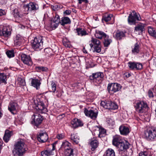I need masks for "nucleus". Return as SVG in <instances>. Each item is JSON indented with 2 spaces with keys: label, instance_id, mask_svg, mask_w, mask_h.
I'll return each mask as SVG.
<instances>
[{
  "label": "nucleus",
  "instance_id": "nucleus-49",
  "mask_svg": "<svg viewBox=\"0 0 156 156\" xmlns=\"http://www.w3.org/2000/svg\"><path fill=\"white\" fill-rule=\"evenodd\" d=\"M110 106L109 109H115L118 108L117 104L115 102L112 101H111Z\"/></svg>",
  "mask_w": 156,
  "mask_h": 156
},
{
  "label": "nucleus",
  "instance_id": "nucleus-38",
  "mask_svg": "<svg viewBox=\"0 0 156 156\" xmlns=\"http://www.w3.org/2000/svg\"><path fill=\"white\" fill-rule=\"evenodd\" d=\"M111 101H103L101 103V105L105 108L109 109Z\"/></svg>",
  "mask_w": 156,
  "mask_h": 156
},
{
  "label": "nucleus",
  "instance_id": "nucleus-12",
  "mask_svg": "<svg viewBox=\"0 0 156 156\" xmlns=\"http://www.w3.org/2000/svg\"><path fill=\"white\" fill-rule=\"evenodd\" d=\"M35 105L36 106V109L38 110L39 112L45 113L47 112V109L45 108L44 104L42 102L37 103V101L34 100Z\"/></svg>",
  "mask_w": 156,
  "mask_h": 156
},
{
  "label": "nucleus",
  "instance_id": "nucleus-18",
  "mask_svg": "<svg viewBox=\"0 0 156 156\" xmlns=\"http://www.w3.org/2000/svg\"><path fill=\"white\" fill-rule=\"evenodd\" d=\"M129 144L128 142H125L122 141L119 143L116 147L119 151H123L126 153L127 152L126 150L129 147Z\"/></svg>",
  "mask_w": 156,
  "mask_h": 156
},
{
  "label": "nucleus",
  "instance_id": "nucleus-22",
  "mask_svg": "<svg viewBox=\"0 0 156 156\" xmlns=\"http://www.w3.org/2000/svg\"><path fill=\"white\" fill-rule=\"evenodd\" d=\"M18 108V105L16 103L10 102L8 106L9 110L12 114H14V112L16 111Z\"/></svg>",
  "mask_w": 156,
  "mask_h": 156
},
{
  "label": "nucleus",
  "instance_id": "nucleus-34",
  "mask_svg": "<svg viewBox=\"0 0 156 156\" xmlns=\"http://www.w3.org/2000/svg\"><path fill=\"white\" fill-rule=\"evenodd\" d=\"M71 139L72 142L76 144H77L79 142L80 139L77 135L76 134H72Z\"/></svg>",
  "mask_w": 156,
  "mask_h": 156
},
{
  "label": "nucleus",
  "instance_id": "nucleus-15",
  "mask_svg": "<svg viewBox=\"0 0 156 156\" xmlns=\"http://www.w3.org/2000/svg\"><path fill=\"white\" fill-rule=\"evenodd\" d=\"M35 105L36 106V109L38 110L39 112L45 113L47 112V109L45 108L44 104L42 102L37 103V101L34 100Z\"/></svg>",
  "mask_w": 156,
  "mask_h": 156
},
{
  "label": "nucleus",
  "instance_id": "nucleus-33",
  "mask_svg": "<svg viewBox=\"0 0 156 156\" xmlns=\"http://www.w3.org/2000/svg\"><path fill=\"white\" fill-rule=\"evenodd\" d=\"M92 151H94L98 146L99 143L97 140H94L91 141L90 143Z\"/></svg>",
  "mask_w": 156,
  "mask_h": 156
},
{
  "label": "nucleus",
  "instance_id": "nucleus-37",
  "mask_svg": "<svg viewBox=\"0 0 156 156\" xmlns=\"http://www.w3.org/2000/svg\"><path fill=\"white\" fill-rule=\"evenodd\" d=\"M71 144L69 143L67 141L63 142L61 146V147L62 148H64L65 151H66V148L69 149V148H70Z\"/></svg>",
  "mask_w": 156,
  "mask_h": 156
},
{
  "label": "nucleus",
  "instance_id": "nucleus-9",
  "mask_svg": "<svg viewBox=\"0 0 156 156\" xmlns=\"http://www.w3.org/2000/svg\"><path fill=\"white\" fill-rule=\"evenodd\" d=\"M107 89L110 93L112 94L119 91L121 89V86L118 83H111L108 84Z\"/></svg>",
  "mask_w": 156,
  "mask_h": 156
},
{
  "label": "nucleus",
  "instance_id": "nucleus-30",
  "mask_svg": "<svg viewBox=\"0 0 156 156\" xmlns=\"http://www.w3.org/2000/svg\"><path fill=\"white\" fill-rule=\"evenodd\" d=\"M104 156H115V153L112 149L108 148L105 152Z\"/></svg>",
  "mask_w": 156,
  "mask_h": 156
},
{
  "label": "nucleus",
  "instance_id": "nucleus-26",
  "mask_svg": "<svg viewBox=\"0 0 156 156\" xmlns=\"http://www.w3.org/2000/svg\"><path fill=\"white\" fill-rule=\"evenodd\" d=\"M41 84V83L39 80L36 79H31V85L35 88L37 90L40 89Z\"/></svg>",
  "mask_w": 156,
  "mask_h": 156
},
{
  "label": "nucleus",
  "instance_id": "nucleus-61",
  "mask_svg": "<svg viewBox=\"0 0 156 156\" xmlns=\"http://www.w3.org/2000/svg\"><path fill=\"white\" fill-rule=\"evenodd\" d=\"M6 14V12L5 10L2 9H0V16H1Z\"/></svg>",
  "mask_w": 156,
  "mask_h": 156
},
{
  "label": "nucleus",
  "instance_id": "nucleus-64",
  "mask_svg": "<svg viewBox=\"0 0 156 156\" xmlns=\"http://www.w3.org/2000/svg\"><path fill=\"white\" fill-rule=\"evenodd\" d=\"M124 75L126 78H129L131 76V74L129 73H126L124 74Z\"/></svg>",
  "mask_w": 156,
  "mask_h": 156
},
{
  "label": "nucleus",
  "instance_id": "nucleus-60",
  "mask_svg": "<svg viewBox=\"0 0 156 156\" xmlns=\"http://www.w3.org/2000/svg\"><path fill=\"white\" fill-rule=\"evenodd\" d=\"M63 44L66 47L70 48L72 47L69 42H63Z\"/></svg>",
  "mask_w": 156,
  "mask_h": 156
},
{
  "label": "nucleus",
  "instance_id": "nucleus-45",
  "mask_svg": "<svg viewBox=\"0 0 156 156\" xmlns=\"http://www.w3.org/2000/svg\"><path fill=\"white\" fill-rule=\"evenodd\" d=\"M135 71L139 70L143 68V65L140 62H135Z\"/></svg>",
  "mask_w": 156,
  "mask_h": 156
},
{
  "label": "nucleus",
  "instance_id": "nucleus-57",
  "mask_svg": "<svg viewBox=\"0 0 156 156\" xmlns=\"http://www.w3.org/2000/svg\"><path fill=\"white\" fill-rule=\"evenodd\" d=\"M18 81H19V83L21 85L24 86L25 85V82L24 80L21 78H18Z\"/></svg>",
  "mask_w": 156,
  "mask_h": 156
},
{
  "label": "nucleus",
  "instance_id": "nucleus-53",
  "mask_svg": "<svg viewBox=\"0 0 156 156\" xmlns=\"http://www.w3.org/2000/svg\"><path fill=\"white\" fill-rule=\"evenodd\" d=\"M91 60V59H85L86 64L90 67H92L94 66V64Z\"/></svg>",
  "mask_w": 156,
  "mask_h": 156
},
{
  "label": "nucleus",
  "instance_id": "nucleus-17",
  "mask_svg": "<svg viewBox=\"0 0 156 156\" xmlns=\"http://www.w3.org/2000/svg\"><path fill=\"white\" fill-rule=\"evenodd\" d=\"M84 113L86 116L90 117L93 119H96L98 114L97 111L94 112L92 110H88L87 108L85 109Z\"/></svg>",
  "mask_w": 156,
  "mask_h": 156
},
{
  "label": "nucleus",
  "instance_id": "nucleus-56",
  "mask_svg": "<svg viewBox=\"0 0 156 156\" xmlns=\"http://www.w3.org/2000/svg\"><path fill=\"white\" fill-rule=\"evenodd\" d=\"M65 135L64 133H59L57 134L56 137L59 140H62L64 138Z\"/></svg>",
  "mask_w": 156,
  "mask_h": 156
},
{
  "label": "nucleus",
  "instance_id": "nucleus-35",
  "mask_svg": "<svg viewBox=\"0 0 156 156\" xmlns=\"http://www.w3.org/2000/svg\"><path fill=\"white\" fill-rule=\"evenodd\" d=\"M107 35L102 31L98 30L96 31V33L95 34L96 37L99 39H102L104 38Z\"/></svg>",
  "mask_w": 156,
  "mask_h": 156
},
{
  "label": "nucleus",
  "instance_id": "nucleus-28",
  "mask_svg": "<svg viewBox=\"0 0 156 156\" xmlns=\"http://www.w3.org/2000/svg\"><path fill=\"white\" fill-rule=\"evenodd\" d=\"M44 55L46 57L51 58L54 55L53 51L49 48H47L44 50Z\"/></svg>",
  "mask_w": 156,
  "mask_h": 156
},
{
  "label": "nucleus",
  "instance_id": "nucleus-39",
  "mask_svg": "<svg viewBox=\"0 0 156 156\" xmlns=\"http://www.w3.org/2000/svg\"><path fill=\"white\" fill-rule=\"evenodd\" d=\"M70 23V20L69 19L68 17H62L60 22L61 24L62 25H64Z\"/></svg>",
  "mask_w": 156,
  "mask_h": 156
},
{
  "label": "nucleus",
  "instance_id": "nucleus-11",
  "mask_svg": "<svg viewBox=\"0 0 156 156\" xmlns=\"http://www.w3.org/2000/svg\"><path fill=\"white\" fill-rule=\"evenodd\" d=\"M60 19L59 16L57 14H55V16L51 22L49 26L52 29H55L60 23Z\"/></svg>",
  "mask_w": 156,
  "mask_h": 156
},
{
  "label": "nucleus",
  "instance_id": "nucleus-27",
  "mask_svg": "<svg viewBox=\"0 0 156 156\" xmlns=\"http://www.w3.org/2000/svg\"><path fill=\"white\" fill-rule=\"evenodd\" d=\"M122 141V138L120 136L116 135L113 136L112 143L114 146H117Z\"/></svg>",
  "mask_w": 156,
  "mask_h": 156
},
{
  "label": "nucleus",
  "instance_id": "nucleus-6",
  "mask_svg": "<svg viewBox=\"0 0 156 156\" xmlns=\"http://www.w3.org/2000/svg\"><path fill=\"white\" fill-rule=\"evenodd\" d=\"M135 108L137 112L143 113L147 110L148 107L146 103L141 101L136 103Z\"/></svg>",
  "mask_w": 156,
  "mask_h": 156
},
{
  "label": "nucleus",
  "instance_id": "nucleus-48",
  "mask_svg": "<svg viewBox=\"0 0 156 156\" xmlns=\"http://www.w3.org/2000/svg\"><path fill=\"white\" fill-rule=\"evenodd\" d=\"M21 61L25 64L28 66H30L32 64L31 59H21Z\"/></svg>",
  "mask_w": 156,
  "mask_h": 156
},
{
  "label": "nucleus",
  "instance_id": "nucleus-47",
  "mask_svg": "<svg viewBox=\"0 0 156 156\" xmlns=\"http://www.w3.org/2000/svg\"><path fill=\"white\" fill-rule=\"evenodd\" d=\"M6 53L9 58L13 57L14 56V52L13 50H8L6 52Z\"/></svg>",
  "mask_w": 156,
  "mask_h": 156
},
{
  "label": "nucleus",
  "instance_id": "nucleus-41",
  "mask_svg": "<svg viewBox=\"0 0 156 156\" xmlns=\"http://www.w3.org/2000/svg\"><path fill=\"white\" fill-rule=\"evenodd\" d=\"M77 35L80 36H83L87 34L86 31L81 28H77L76 30Z\"/></svg>",
  "mask_w": 156,
  "mask_h": 156
},
{
  "label": "nucleus",
  "instance_id": "nucleus-25",
  "mask_svg": "<svg viewBox=\"0 0 156 156\" xmlns=\"http://www.w3.org/2000/svg\"><path fill=\"white\" fill-rule=\"evenodd\" d=\"M119 130L120 134L124 135H127L130 132L129 128L123 125H122L120 126Z\"/></svg>",
  "mask_w": 156,
  "mask_h": 156
},
{
  "label": "nucleus",
  "instance_id": "nucleus-42",
  "mask_svg": "<svg viewBox=\"0 0 156 156\" xmlns=\"http://www.w3.org/2000/svg\"><path fill=\"white\" fill-rule=\"evenodd\" d=\"M7 80L6 76L3 73H0V84H5Z\"/></svg>",
  "mask_w": 156,
  "mask_h": 156
},
{
  "label": "nucleus",
  "instance_id": "nucleus-46",
  "mask_svg": "<svg viewBox=\"0 0 156 156\" xmlns=\"http://www.w3.org/2000/svg\"><path fill=\"white\" fill-rule=\"evenodd\" d=\"M127 65L128 68L130 70L135 71V62H129Z\"/></svg>",
  "mask_w": 156,
  "mask_h": 156
},
{
  "label": "nucleus",
  "instance_id": "nucleus-52",
  "mask_svg": "<svg viewBox=\"0 0 156 156\" xmlns=\"http://www.w3.org/2000/svg\"><path fill=\"white\" fill-rule=\"evenodd\" d=\"M139 156H151L147 151H141L139 154Z\"/></svg>",
  "mask_w": 156,
  "mask_h": 156
},
{
  "label": "nucleus",
  "instance_id": "nucleus-19",
  "mask_svg": "<svg viewBox=\"0 0 156 156\" xmlns=\"http://www.w3.org/2000/svg\"><path fill=\"white\" fill-rule=\"evenodd\" d=\"M145 31L144 24L140 23L135 27L134 32L139 35L142 34Z\"/></svg>",
  "mask_w": 156,
  "mask_h": 156
},
{
  "label": "nucleus",
  "instance_id": "nucleus-31",
  "mask_svg": "<svg viewBox=\"0 0 156 156\" xmlns=\"http://www.w3.org/2000/svg\"><path fill=\"white\" fill-rule=\"evenodd\" d=\"M12 14L16 20H19L22 17V15L20 13L17 9H16L13 10Z\"/></svg>",
  "mask_w": 156,
  "mask_h": 156
},
{
  "label": "nucleus",
  "instance_id": "nucleus-63",
  "mask_svg": "<svg viewBox=\"0 0 156 156\" xmlns=\"http://www.w3.org/2000/svg\"><path fill=\"white\" fill-rule=\"evenodd\" d=\"M71 13V11L70 10H66L64 12V14L65 15H69Z\"/></svg>",
  "mask_w": 156,
  "mask_h": 156
},
{
  "label": "nucleus",
  "instance_id": "nucleus-1",
  "mask_svg": "<svg viewBox=\"0 0 156 156\" xmlns=\"http://www.w3.org/2000/svg\"><path fill=\"white\" fill-rule=\"evenodd\" d=\"M24 145V143L22 139L16 142L15 145V150L14 153L15 156H20L23 154L25 151Z\"/></svg>",
  "mask_w": 156,
  "mask_h": 156
},
{
  "label": "nucleus",
  "instance_id": "nucleus-40",
  "mask_svg": "<svg viewBox=\"0 0 156 156\" xmlns=\"http://www.w3.org/2000/svg\"><path fill=\"white\" fill-rule=\"evenodd\" d=\"M140 46L137 43H136L132 47V52L134 54H136L139 52Z\"/></svg>",
  "mask_w": 156,
  "mask_h": 156
},
{
  "label": "nucleus",
  "instance_id": "nucleus-44",
  "mask_svg": "<svg viewBox=\"0 0 156 156\" xmlns=\"http://www.w3.org/2000/svg\"><path fill=\"white\" fill-rule=\"evenodd\" d=\"M112 17V14L105 15L103 16L102 20L103 21H104L106 22H107L111 20Z\"/></svg>",
  "mask_w": 156,
  "mask_h": 156
},
{
  "label": "nucleus",
  "instance_id": "nucleus-23",
  "mask_svg": "<svg viewBox=\"0 0 156 156\" xmlns=\"http://www.w3.org/2000/svg\"><path fill=\"white\" fill-rule=\"evenodd\" d=\"M13 135V133L12 131L6 130L3 137V140L5 142L7 143L10 140L11 136Z\"/></svg>",
  "mask_w": 156,
  "mask_h": 156
},
{
  "label": "nucleus",
  "instance_id": "nucleus-13",
  "mask_svg": "<svg viewBox=\"0 0 156 156\" xmlns=\"http://www.w3.org/2000/svg\"><path fill=\"white\" fill-rule=\"evenodd\" d=\"M35 105L36 106V109L38 110L39 112L45 113L47 112V109L45 108L44 104L42 102L37 103V101L34 100Z\"/></svg>",
  "mask_w": 156,
  "mask_h": 156
},
{
  "label": "nucleus",
  "instance_id": "nucleus-3",
  "mask_svg": "<svg viewBox=\"0 0 156 156\" xmlns=\"http://www.w3.org/2000/svg\"><path fill=\"white\" fill-rule=\"evenodd\" d=\"M144 136L147 140H153L156 137V128H150L145 132Z\"/></svg>",
  "mask_w": 156,
  "mask_h": 156
},
{
  "label": "nucleus",
  "instance_id": "nucleus-8",
  "mask_svg": "<svg viewBox=\"0 0 156 156\" xmlns=\"http://www.w3.org/2000/svg\"><path fill=\"white\" fill-rule=\"evenodd\" d=\"M38 5L34 2H30L28 4L24 5L23 8L27 11H35L39 9Z\"/></svg>",
  "mask_w": 156,
  "mask_h": 156
},
{
  "label": "nucleus",
  "instance_id": "nucleus-29",
  "mask_svg": "<svg viewBox=\"0 0 156 156\" xmlns=\"http://www.w3.org/2000/svg\"><path fill=\"white\" fill-rule=\"evenodd\" d=\"M75 150L71 148L68 149L66 148V151H65V154L66 156H76L75 153Z\"/></svg>",
  "mask_w": 156,
  "mask_h": 156
},
{
  "label": "nucleus",
  "instance_id": "nucleus-58",
  "mask_svg": "<svg viewBox=\"0 0 156 156\" xmlns=\"http://www.w3.org/2000/svg\"><path fill=\"white\" fill-rule=\"evenodd\" d=\"M36 68L40 71H45L47 70L46 67L43 66H38L36 67Z\"/></svg>",
  "mask_w": 156,
  "mask_h": 156
},
{
  "label": "nucleus",
  "instance_id": "nucleus-7",
  "mask_svg": "<svg viewBox=\"0 0 156 156\" xmlns=\"http://www.w3.org/2000/svg\"><path fill=\"white\" fill-rule=\"evenodd\" d=\"M12 30L11 27L10 26L4 25L0 29V36L9 37L11 35Z\"/></svg>",
  "mask_w": 156,
  "mask_h": 156
},
{
  "label": "nucleus",
  "instance_id": "nucleus-5",
  "mask_svg": "<svg viewBox=\"0 0 156 156\" xmlns=\"http://www.w3.org/2000/svg\"><path fill=\"white\" fill-rule=\"evenodd\" d=\"M90 45L91 48L94 47V51L99 53L101 51V44L100 41L96 38H92L90 41Z\"/></svg>",
  "mask_w": 156,
  "mask_h": 156
},
{
  "label": "nucleus",
  "instance_id": "nucleus-20",
  "mask_svg": "<svg viewBox=\"0 0 156 156\" xmlns=\"http://www.w3.org/2000/svg\"><path fill=\"white\" fill-rule=\"evenodd\" d=\"M37 137L38 141L41 143L46 142L48 139V135L45 132L40 133Z\"/></svg>",
  "mask_w": 156,
  "mask_h": 156
},
{
  "label": "nucleus",
  "instance_id": "nucleus-43",
  "mask_svg": "<svg viewBox=\"0 0 156 156\" xmlns=\"http://www.w3.org/2000/svg\"><path fill=\"white\" fill-rule=\"evenodd\" d=\"M104 45L105 47H108L112 42V40L110 39L107 35L104 38Z\"/></svg>",
  "mask_w": 156,
  "mask_h": 156
},
{
  "label": "nucleus",
  "instance_id": "nucleus-21",
  "mask_svg": "<svg viewBox=\"0 0 156 156\" xmlns=\"http://www.w3.org/2000/svg\"><path fill=\"white\" fill-rule=\"evenodd\" d=\"M72 127L74 128H76L79 126H83V123L80 119L75 118L73 119L71 122Z\"/></svg>",
  "mask_w": 156,
  "mask_h": 156
},
{
  "label": "nucleus",
  "instance_id": "nucleus-50",
  "mask_svg": "<svg viewBox=\"0 0 156 156\" xmlns=\"http://www.w3.org/2000/svg\"><path fill=\"white\" fill-rule=\"evenodd\" d=\"M99 134L98 136L99 137H102L105 135L106 133V130L105 129L103 128H101L99 129Z\"/></svg>",
  "mask_w": 156,
  "mask_h": 156
},
{
  "label": "nucleus",
  "instance_id": "nucleus-62",
  "mask_svg": "<svg viewBox=\"0 0 156 156\" xmlns=\"http://www.w3.org/2000/svg\"><path fill=\"white\" fill-rule=\"evenodd\" d=\"M22 38L20 37V35H17L16 36V37L15 40H21Z\"/></svg>",
  "mask_w": 156,
  "mask_h": 156
},
{
  "label": "nucleus",
  "instance_id": "nucleus-2",
  "mask_svg": "<svg viewBox=\"0 0 156 156\" xmlns=\"http://www.w3.org/2000/svg\"><path fill=\"white\" fill-rule=\"evenodd\" d=\"M43 41L42 37H36L34 38L32 43V47L36 51H40L43 48Z\"/></svg>",
  "mask_w": 156,
  "mask_h": 156
},
{
  "label": "nucleus",
  "instance_id": "nucleus-24",
  "mask_svg": "<svg viewBox=\"0 0 156 156\" xmlns=\"http://www.w3.org/2000/svg\"><path fill=\"white\" fill-rule=\"evenodd\" d=\"M55 149V146L53 144L51 150H47L43 151L41 152V155L42 156H50L54 155V153L53 151Z\"/></svg>",
  "mask_w": 156,
  "mask_h": 156
},
{
  "label": "nucleus",
  "instance_id": "nucleus-51",
  "mask_svg": "<svg viewBox=\"0 0 156 156\" xmlns=\"http://www.w3.org/2000/svg\"><path fill=\"white\" fill-rule=\"evenodd\" d=\"M32 54L31 55H27L23 53H21L20 54L19 56L21 58H32Z\"/></svg>",
  "mask_w": 156,
  "mask_h": 156
},
{
  "label": "nucleus",
  "instance_id": "nucleus-16",
  "mask_svg": "<svg viewBox=\"0 0 156 156\" xmlns=\"http://www.w3.org/2000/svg\"><path fill=\"white\" fill-rule=\"evenodd\" d=\"M32 119L34 120V125L37 127L41 123L43 120L41 115L38 113H36L34 114L32 117Z\"/></svg>",
  "mask_w": 156,
  "mask_h": 156
},
{
  "label": "nucleus",
  "instance_id": "nucleus-55",
  "mask_svg": "<svg viewBox=\"0 0 156 156\" xmlns=\"http://www.w3.org/2000/svg\"><path fill=\"white\" fill-rule=\"evenodd\" d=\"M51 91L53 92H55L56 89V85L53 81L51 83Z\"/></svg>",
  "mask_w": 156,
  "mask_h": 156
},
{
  "label": "nucleus",
  "instance_id": "nucleus-10",
  "mask_svg": "<svg viewBox=\"0 0 156 156\" xmlns=\"http://www.w3.org/2000/svg\"><path fill=\"white\" fill-rule=\"evenodd\" d=\"M141 18H140L138 16L136 13L134 11L130 14L128 18V23L131 25L135 24L136 20H139Z\"/></svg>",
  "mask_w": 156,
  "mask_h": 156
},
{
  "label": "nucleus",
  "instance_id": "nucleus-14",
  "mask_svg": "<svg viewBox=\"0 0 156 156\" xmlns=\"http://www.w3.org/2000/svg\"><path fill=\"white\" fill-rule=\"evenodd\" d=\"M35 105L36 106V109L38 110L39 112L45 113L47 112V109L45 108L44 104L42 102L37 103V101L34 100Z\"/></svg>",
  "mask_w": 156,
  "mask_h": 156
},
{
  "label": "nucleus",
  "instance_id": "nucleus-4",
  "mask_svg": "<svg viewBox=\"0 0 156 156\" xmlns=\"http://www.w3.org/2000/svg\"><path fill=\"white\" fill-rule=\"evenodd\" d=\"M104 76V73L99 72L93 73L90 76L89 78L92 82L99 84L101 82Z\"/></svg>",
  "mask_w": 156,
  "mask_h": 156
},
{
  "label": "nucleus",
  "instance_id": "nucleus-59",
  "mask_svg": "<svg viewBox=\"0 0 156 156\" xmlns=\"http://www.w3.org/2000/svg\"><path fill=\"white\" fill-rule=\"evenodd\" d=\"M14 43L16 46H20L21 44V40H14Z\"/></svg>",
  "mask_w": 156,
  "mask_h": 156
},
{
  "label": "nucleus",
  "instance_id": "nucleus-54",
  "mask_svg": "<svg viewBox=\"0 0 156 156\" xmlns=\"http://www.w3.org/2000/svg\"><path fill=\"white\" fill-rule=\"evenodd\" d=\"M154 91V88H151L148 91V96L150 98H153L154 97L153 92Z\"/></svg>",
  "mask_w": 156,
  "mask_h": 156
},
{
  "label": "nucleus",
  "instance_id": "nucleus-32",
  "mask_svg": "<svg viewBox=\"0 0 156 156\" xmlns=\"http://www.w3.org/2000/svg\"><path fill=\"white\" fill-rule=\"evenodd\" d=\"M114 36L117 39L120 40L122 37H124L125 34L122 31H117L114 34Z\"/></svg>",
  "mask_w": 156,
  "mask_h": 156
},
{
  "label": "nucleus",
  "instance_id": "nucleus-36",
  "mask_svg": "<svg viewBox=\"0 0 156 156\" xmlns=\"http://www.w3.org/2000/svg\"><path fill=\"white\" fill-rule=\"evenodd\" d=\"M148 32L151 36L156 38V30L151 27H148Z\"/></svg>",
  "mask_w": 156,
  "mask_h": 156
}]
</instances>
